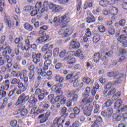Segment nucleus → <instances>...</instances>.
I'll return each mask as SVG.
<instances>
[{
    "label": "nucleus",
    "mask_w": 127,
    "mask_h": 127,
    "mask_svg": "<svg viewBox=\"0 0 127 127\" xmlns=\"http://www.w3.org/2000/svg\"><path fill=\"white\" fill-rule=\"evenodd\" d=\"M24 28L27 30H32V26L28 23H26L24 24Z\"/></svg>",
    "instance_id": "nucleus-39"
},
{
    "label": "nucleus",
    "mask_w": 127,
    "mask_h": 127,
    "mask_svg": "<svg viewBox=\"0 0 127 127\" xmlns=\"http://www.w3.org/2000/svg\"><path fill=\"white\" fill-rule=\"evenodd\" d=\"M19 111H20V115L22 117H24L27 115V109L25 108V107L23 106L22 108L19 109Z\"/></svg>",
    "instance_id": "nucleus-21"
},
{
    "label": "nucleus",
    "mask_w": 127,
    "mask_h": 127,
    "mask_svg": "<svg viewBox=\"0 0 127 127\" xmlns=\"http://www.w3.org/2000/svg\"><path fill=\"white\" fill-rule=\"evenodd\" d=\"M54 56H58L59 55V48H55L53 51Z\"/></svg>",
    "instance_id": "nucleus-59"
},
{
    "label": "nucleus",
    "mask_w": 127,
    "mask_h": 127,
    "mask_svg": "<svg viewBox=\"0 0 127 127\" xmlns=\"http://www.w3.org/2000/svg\"><path fill=\"white\" fill-rule=\"evenodd\" d=\"M96 21V19L93 15H91L90 17L86 18V22L87 23H92V22H95Z\"/></svg>",
    "instance_id": "nucleus-30"
},
{
    "label": "nucleus",
    "mask_w": 127,
    "mask_h": 127,
    "mask_svg": "<svg viewBox=\"0 0 127 127\" xmlns=\"http://www.w3.org/2000/svg\"><path fill=\"white\" fill-rule=\"evenodd\" d=\"M66 55V50H63L60 53V58H63L65 55Z\"/></svg>",
    "instance_id": "nucleus-63"
},
{
    "label": "nucleus",
    "mask_w": 127,
    "mask_h": 127,
    "mask_svg": "<svg viewBox=\"0 0 127 127\" xmlns=\"http://www.w3.org/2000/svg\"><path fill=\"white\" fill-rule=\"evenodd\" d=\"M117 92V89L116 88H112L108 92V90H106L103 93L104 97H107V96H112L114 95L115 93Z\"/></svg>",
    "instance_id": "nucleus-14"
},
{
    "label": "nucleus",
    "mask_w": 127,
    "mask_h": 127,
    "mask_svg": "<svg viewBox=\"0 0 127 127\" xmlns=\"http://www.w3.org/2000/svg\"><path fill=\"white\" fill-rule=\"evenodd\" d=\"M32 39V37L31 36H28L27 39L25 40V43L26 44V46L28 49H30V41H31Z\"/></svg>",
    "instance_id": "nucleus-22"
},
{
    "label": "nucleus",
    "mask_w": 127,
    "mask_h": 127,
    "mask_svg": "<svg viewBox=\"0 0 127 127\" xmlns=\"http://www.w3.org/2000/svg\"><path fill=\"white\" fill-rule=\"evenodd\" d=\"M80 109L78 107H74L73 108V112L75 115H79L80 114Z\"/></svg>",
    "instance_id": "nucleus-61"
},
{
    "label": "nucleus",
    "mask_w": 127,
    "mask_h": 127,
    "mask_svg": "<svg viewBox=\"0 0 127 127\" xmlns=\"http://www.w3.org/2000/svg\"><path fill=\"white\" fill-rule=\"evenodd\" d=\"M122 104H123V101H122L121 99H118L116 101L114 108L115 109H119V108L122 106Z\"/></svg>",
    "instance_id": "nucleus-23"
},
{
    "label": "nucleus",
    "mask_w": 127,
    "mask_h": 127,
    "mask_svg": "<svg viewBox=\"0 0 127 127\" xmlns=\"http://www.w3.org/2000/svg\"><path fill=\"white\" fill-rule=\"evenodd\" d=\"M94 98L92 97H90L88 99V97H84L83 99L81 101V103L82 105H84L86 106L87 104H90V103H92Z\"/></svg>",
    "instance_id": "nucleus-15"
},
{
    "label": "nucleus",
    "mask_w": 127,
    "mask_h": 127,
    "mask_svg": "<svg viewBox=\"0 0 127 127\" xmlns=\"http://www.w3.org/2000/svg\"><path fill=\"white\" fill-rule=\"evenodd\" d=\"M58 2L60 4H66L69 0H57Z\"/></svg>",
    "instance_id": "nucleus-52"
},
{
    "label": "nucleus",
    "mask_w": 127,
    "mask_h": 127,
    "mask_svg": "<svg viewBox=\"0 0 127 127\" xmlns=\"http://www.w3.org/2000/svg\"><path fill=\"white\" fill-rule=\"evenodd\" d=\"M41 6H42V2H38L35 5V8H37L38 11H39V10H40V8H41Z\"/></svg>",
    "instance_id": "nucleus-47"
},
{
    "label": "nucleus",
    "mask_w": 127,
    "mask_h": 127,
    "mask_svg": "<svg viewBox=\"0 0 127 127\" xmlns=\"http://www.w3.org/2000/svg\"><path fill=\"white\" fill-rule=\"evenodd\" d=\"M52 56V53L51 52H47L44 55V59L45 60H47L48 58H51Z\"/></svg>",
    "instance_id": "nucleus-35"
},
{
    "label": "nucleus",
    "mask_w": 127,
    "mask_h": 127,
    "mask_svg": "<svg viewBox=\"0 0 127 127\" xmlns=\"http://www.w3.org/2000/svg\"><path fill=\"white\" fill-rule=\"evenodd\" d=\"M34 7L33 6L27 5L24 7V11L25 12H28V11H30V10H32Z\"/></svg>",
    "instance_id": "nucleus-37"
},
{
    "label": "nucleus",
    "mask_w": 127,
    "mask_h": 127,
    "mask_svg": "<svg viewBox=\"0 0 127 127\" xmlns=\"http://www.w3.org/2000/svg\"><path fill=\"white\" fill-rule=\"evenodd\" d=\"M67 63L69 65L74 64V63H76V59L74 58H71L67 61Z\"/></svg>",
    "instance_id": "nucleus-45"
},
{
    "label": "nucleus",
    "mask_w": 127,
    "mask_h": 127,
    "mask_svg": "<svg viewBox=\"0 0 127 127\" xmlns=\"http://www.w3.org/2000/svg\"><path fill=\"white\" fill-rule=\"evenodd\" d=\"M5 96H6V92L3 90L0 89V99H2Z\"/></svg>",
    "instance_id": "nucleus-46"
},
{
    "label": "nucleus",
    "mask_w": 127,
    "mask_h": 127,
    "mask_svg": "<svg viewBox=\"0 0 127 127\" xmlns=\"http://www.w3.org/2000/svg\"><path fill=\"white\" fill-rule=\"evenodd\" d=\"M35 110H36V108H32L30 112V114H31V115H33V114H34L35 116H37L39 114H41V110H38L35 112Z\"/></svg>",
    "instance_id": "nucleus-27"
},
{
    "label": "nucleus",
    "mask_w": 127,
    "mask_h": 127,
    "mask_svg": "<svg viewBox=\"0 0 127 127\" xmlns=\"http://www.w3.org/2000/svg\"><path fill=\"white\" fill-rule=\"evenodd\" d=\"M65 122V119H62V117L60 118H56L53 121V124L51 127H57V125L59 124H63Z\"/></svg>",
    "instance_id": "nucleus-7"
},
{
    "label": "nucleus",
    "mask_w": 127,
    "mask_h": 127,
    "mask_svg": "<svg viewBox=\"0 0 127 127\" xmlns=\"http://www.w3.org/2000/svg\"><path fill=\"white\" fill-rule=\"evenodd\" d=\"M100 59L102 61H105V60H106V59H107V58L106 57V55H105V52L103 51L101 53V55L100 56Z\"/></svg>",
    "instance_id": "nucleus-53"
},
{
    "label": "nucleus",
    "mask_w": 127,
    "mask_h": 127,
    "mask_svg": "<svg viewBox=\"0 0 127 127\" xmlns=\"http://www.w3.org/2000/svg\"><path fill=\"white\" fill-rule=\"evenodd\" d=\"M61 105H64L66 103V97L63 95L61 96V99L60 100Z\"/></svg>",
    "instance_id": "nucleus-43"
},
{
    "label": "nucleus",
    "mask_w": 127,
    "mask_h": 127,
    "mask_svg": "<svg viewBox=\"0 0 127 127\" xmlns=\"http://www.w3.org/2000/svg\"><path fill=\"white\" fill-rule=\"evenodd\" d=\"M91 92V88L88 87L86 88L85 92L83 95V97H86V98H88L89 97V93Z\"/></svg>",
    "instance_id": "nucleus-38"
},
{
    "label": "nucleus",
    "mask_w": 127,
    "mask_h": 127,
    "mask_svg": "<svg viewBox=\"0 0 127 127\" xmlns=\"http://www.w3.org/2000/svg\"><path fill=\"white\" fill-rule=\"evenodd\" d=\"M75 55L77 57H79L80 59H84V55L83 54V53L81 50H77Z\"/></svg>",
    "instance_id": "nucleus-26"
},
{
    "label": "nucleus",
    "mask_w": 127,
    "mask_h": 127,
    "mask_svg": "<svg viewBox=\"0 0 127 127\" xmlns=\"http://www.w3.org/2000/svg\"><path fill=\"white\" fill-rule=\"evenodd\" d=\"M118 12H119V9L118 8L114 6L110 7L109 13L111 15H117V14H118Z\"/></svg>",
    "instance_id": "nucleus-17"
},
{
    "label": "nucleus",
    "mask_w": 127,
    "mask_h": 127,
    "mask_svg": "<svg viewBox=\"0 0 127 127\" xmlns=\"http://www.w3.org/2000/svg\"><path fill=\"white\" fill-rule=\"evenodd\" d=\"M79 47H80V43H79V42L72 40L69 45V48L71 50H73V49H78Z\"/></svg>",
    "instance_id": "nucleus-8"
},
{
    "label": "nucleus",
    "mask_w": 127,
    "mask_h": 127,
    "mask_svg": "<svg viewBox=\"0 0 127 127\" xmlns=\"http://www.w3.org/2000/svg\"><path fill=\"white\" fill-rule=\"evenodd\" d=\"M3 7H4V2H2V0H0V11L3 10Z\"/></svg>",
    "instance_id": "nucleus-58"
},
{
    "label": "nucleus",
    "mask_w": 127,
    "mask_h": 127,
    "mask_svg": "<svg viewBox=\"0 0 127 127\" xmlns=\"http://www.w3.org/2000/svg\"><path fill=\"white\" fill-rule=\"evenodd\" d=\"M46 41H47V39H45V37H40L36 40L37 43H42V42H45Z\"/></svg>",
    "instance_id": "nucleus-33"
},
{
    "label": "nucleus",
    "mask_w": 127,
    "mask_h": 127,
    "mask_svg": "<svg viewBox=\"0 0 127 127\" xmlns=\"http://www.w3.org/2000/svg\"><path fill=\"white\" fill-rule=\"evenodd\" d=\"M24 96H25V94L22 93L19 96L18 100L15 103V106H16V107H18V108H20V107H22V106H23L24 104H25V101H24V99H23V97H24Z\"/></svg>",
    "instance_id": "nucleus-5"
},
{
    "label": "nucleus",
    "mask_w": 127,
    "mask_h": 127,
    "mask_svg": "<svg viewBox=\"0 0 127 127\" xmlns=\"http://www.w3.org/2000/svg\"><path fill=\"white\" fill-rule=\"evenodd\" d=\"M2 50H6L7 51L8 54H10L11 53V50L9 46L7 45V43L5 42L2 46L0 45V51Z\"/></svg>",
    "instance_id": "nucleus-9"
},
{
    "label": "nucleus",
    "mask_w": 127,
    "mask_h": 127,
    "mask_svg": "<svg viewBox=\"0 0 127 127\" xmlns=\"http://www.w3.org/2000/svg\"><path fill=\"white\" fill-rule=\"evenodd\" d=\"M127 110V105L124 106L123 108L120 109V110H118L119 113H123V112H126Z\"/></svg>",
    "instance_id": "nucleus-64"
},
{
    "label": "nucleus",
    "mask_w": 127,
    "mask_h": 127,
    "mask_svg": "<svg viewBox=\"0 0 127 127\" xmlns=\"http://www.w3.org/2000/svg\"><path fill=\"white\" fill-rule=\"evenodd\" d=\"M38 74L42 76V77H46V76L49 77L52 75V71L49 70L46 72L45 71L42 70V69L40 68L38 70Z\"/></svg>",
    "instance_id": "nucleus-6"
},
{
    "label": "nucleus",
    "mask_w": 127,
    "mask_h": 127,
    "mask_svg": "<svg viewBox=\"0 0 127 127\" xmlns=\"http://www.w3.org/2000/svg\"><path fill=\"white\" fill-rule=\"evenodd\" d=\"M27 86L28 84L27 83H23L22 82H18L17 87L19 89L22 90V92L24 93L26 89H27Z\"/></svg>",
    "instance_id": "nucleus-13"
},
{
    "label": "nucleus",
    "mask_w": 127,
    "mask_h": 127,
    "mask_svg": "<svg viewBox=\"0 0 127 127\" xmlns=\"http://www.w3.org/2000/svg\"><path fill=\"white\" fill-rule=\"evenodd\" d=\"M21 73V80H23L24 77H27V75H28V71L24 70H23Z\"/></svg>",
    "instance_id": "nucleus-41"
},
{
    "label": "nucleus",
    "mask_w": 127,
    "mask_h": 127,
    "mask_svg": "<svg viewBox=\"0 0 127 127\" xmlns=\"http://www.w3.org/2000/svg\"><path fill=\"white\" fill-rule=\"evenodd\" d=\"M18 47L20 48L22 50H25V51H28L29 49L25 46V45L23 44L22 43H20L18 44Z\"/></svg>",
    "instance_id": "nucleus-25"
},
{
    "label": "nucleus",
    "mask_w": 127,
    "mask_h": 127,
    "mask_svg": "<svg viewBox=\"0 0 127 127\" xmlns=\"http://www.w3.org/2000/svg\"><path fill=\"white\" fill-rule=\"evenodd\" d=\"M56 4L52 3V2H49V7L50 9L52 10V11L54 9V7H55Z\"/></svg>",
    "instance_id": "nucleus-55"
},
{
    "label": "nucleus",
    "mask_w": 127,
    "mask_h": 127,
    "mask_svg": "<svg viewBox=\"0 0 127 127\" xmlns=\"http://www.w3.org/2000/svg\"><path fill=\"white\" fill-rule=\"evenodd\" d=\"M53 22H54L55 24V26H58L61 24V22L60 21V19H59V17L58 18L57 17H55Z\"/></svg>",
    "instance_id": "nucleus-32"
},
{
    "label": "nucleus",
    "mask_w": 127,
    "mask_h": 127,
    "mask_svg": "<svg viewBox=\"0 0 127 127\" xmlns=\"http://www.w3.org/2000/svg\"><path fill=\"white\" fill-rule=\"evenodd\" d=\"M49 116H50V112H46L45 116H44V114H41L39 115L38 117V119H42V118H43L44 117V120L40 121V123L41 124H43V123H45V122H46V121L48 120V118H49Z\"/></svg>",
    "instance_id": "nucleus-11"
},
{
    "label": "nucleus",
    "mask_w": 127,
    "mask_h": 127,
    "mask_svg": "<svg viewBox=\"0 0 127 127\" xmlns=\"http://www.w3.org/2000/svg\"><path fill=\"white\" fill-rule=\"evenodd\" d=\"M100 56H101L100 53H96L94 54L93 59L95 63H97V62L100 61Z\"/></svg>",
    "instance_id": "nucleus-24"
},
{
    "label": "nucleus",
    "mask_w": 127,
    "mask_h": 127,
    "mask_svg": "<svg viewBox=\"0 0 127 127\" xmlns=\"http://www.w3.org/2000/svg\"><path fill=\"white\" fill-rule=\"evenodd\" d=\"M99 40H100V35L99 34L95 35L93 38V41L95 43H97V42H99Z\"/></svg>",
    "instance_id": "nucleus-44"
},
{
    "label": "nucleus",
    "mask_w": 127,
    "mask_h": 127,
    "mask_svg": "<svg viewBox=\"0 0 127 127\" xmlns=\"http://www.w3.org/2000/svg\"><path fill=\"white\" fill-rule=\"evenodd\" d=\"M108 32L110 35L115 34V29L113 28H109L108 30Z\"/></svg>",
    "instance_id": "nucleus-50"
},
{
    "label": "nucleus",
    "mask_w": 127,
    "mask_h": 127,
    "mask_svg": "<svg viewBox=\"0 0 127 127\" xmlns=\"http://www.w3.org/2000/svg\"><path fill=\"white\" fill-rule=\"evenodd\" d=\"M3 90H5V91H7L8 90V88H9V80H6L4 81V84L3 85Z\"/></svg>",
    "instance_id": "nucleus-34"
},
{
    "label": "nucleus",
    "mask_w": 127,
    "mask_h": 127,
    "mask_svg": "<svg viewBox=\"0 0 127 127\" xmlns=\"http://www.w3.org/2000/svg\"><path fill=\"white\" fill-rule=\"evenodd\" d=\"M100 110V105L96 104L95 107V109L94 110V113L97 114L99 112V110Z\"/></svg>",
    "instance_id": "nucleus-62"
},
{
    "label": "nucleus",
    "mask_w": 127,
    "mask_h": 127,
    "mask_svg": "<svg viewBox=\"0 0 127 127\" xmlns=\"http://www.w3.org/2000/svg\"><path fill=\"white\" fill-rule=\"evenodd\" d=\"M99 4L101 6H107L108 5V2L107 0H101L99 1Z\"/></svg>",
    "instance_id": "nucleus-42"
},
{
    "label": "nucleus",
    "mask_w": 127,
    "mask_h": 127,
    "mask_svg": "<svg viewBox=\"0 0 127 127\" xmlns=\"http://www.w3.org/2000/svg\"><path fill=\"white\" fill-rule=\"evenodd\" d=\"M121 95H122V92H118L116 93L112 96V100H117V99H119V98L121 97Z\"/></svg>",
    "instance_id": "nucleus-36"
},
{
    "label": "nucleus",
    "mask_w": 127,
    "mask_h": 127,
    "mask_svg": "<svg viewBox=\"0 0 127 127\" xmlns=\"http://www.w3.org/2000/svg\"><path fill=\"white\" fill-rule=\"evenodd\" d=\"M32 58H33V62H34L35 65H37V64H38L40 62V60H41V53L33 52L32 53Z\"/></svg>",
    "instance_id": "nucleus-4"
},
{
    "label": "nucleus",
    "mask_w": 127,
    "mask_h": 127,
    "mask_svg": "<svg viewBox=\"0 0 127 127\" xmlns=\"http://www.w3.org/2000/svg\"><path fill=\"white\" fill-rule=\"evenodd\" d=\"M127 39V37L125 35H121L118 38V41L120 43H124Z\"/></svg>",
    "instance_id": "nucleus-29"
},
{
    "label": "nucleus",
    "mask_w": 127,
    "mask_h": 127,
    "mask_svg": "<svg viewBox=\"0 0 127 127\" xmlns=\"http://www.w3.org/2000/svg\"><path fill=\"white\" fill-rule=\"evenodd\" d=\"M53 47V44H51L50 43L47 44L42 48V51L45 52L47 51L48 49L51 50Z\"/></svg>",
    "instance_id": "nucleus-19"
},
{
    "label": "nucleus",
    "mask_w": 127,
    "mask_h": 127,
    "mask_svg": "<svg viewBox=\"0 0 127 127\" xmlns=\"http://www.w3.org/2000/svg\"><path fill=\"white\" fill-rule=\"evenodd\" d=\"M49 94V92L45 89H42L41 94L38 96V99L39 101H41L45 98V96H47Z\"/></svg>",
    "instance_id": "nucleus-10"
},
{
    "label": "nucleus",
    "mask_w": 127,
    "mask_h": 127,
    "mask_svg": "<svg viewBox=\"0 0 127 127\" xmlns=\"http://www.w3.org/2000/svg\"><path fill=\"white\" fill-rule=\"evenodd\" d=\"M96 25L98 26V30L100 31V32L104 33L105 31H106V28H105V26H103V25H99L98 23H96Z\"/></svg>",
    "instance_id": "nucleus-31"
},
{
    "label": "nucleus",
    "mask_w": 127,
    "mask_h": 127,
    "mask_svg": "<svg viewBox=\"0 0 127 127\" xmlns=\"http://www.w3.org/2000/svg\"><path fill=\"white\" fill-rule=\"evenodd\" d=\"M79 111L81 112H84V111L87 109V106L84 105V104H81L80 106H79Z\"/></svg>",
    "instance_id": "nucleus-49"
},
{
    "label": "nucleus",
    "mask_w": 127,
    "mask_h": 127,
    "mask_svg": "<svg viewBox=\"0 0 127 127\" xmlns=\"http://www.w3.org/2000/svg\"><path fill=\"white\" fill-rule=\"evenodd\" d=\"M61 115L62 116L61 117L62 120H64L63 118H66L69 116V114L67 113V108L66 107H63L61 111Z\"/></svg>",
    "instance_id": "nucleus-16"
},
{
    "label": "nucleus",
    "mask_w": 127,
    "mask_h": 127,
    "mask_svg": "<svg viewBox=\"0 0 127 127\" xmlns=\"http://www.w3.org/2000/svg\"><path fill=\"white\" fill-rule=\"evenodd\" d=\"M42 90L40 88H37L35 91V95L37 96H39V95H41Z\"/></svg>",
    "instance_id": "nucleus-60"
},
{
    "label": "nucleus",
    "mask_w": 127,
    "mask_h": 127,
    "mask_svg": "<svg viewBox=\"0 0 127 127\" xmlns=\"http://www.w3.org/2000/svg\"><path fill=\"white\" fill-rule=\"evenodd\" d=\"M82 81L84 83H86V84H89L90 82H91V78L89 77H84Z\"/></svg>",
    "instance_id": "nucleus-51"
},
{
    "label": "nucleus",
    "mask_w": 127,
    "mask_h": 127,
    "mask_svg": "<svg viewBox=\"0 0 127 127\" xmlns=\"http://www.w3.org/2000/svg\"><path fill=\"white\" fill-rule=\"evenodd\" d=\"M51 63H52V61L51 60H46L44 63V65H46L47 66H49V65L51 64Z\"/></svg>",
    "instance_id": "nucleus-56"
},
{
    "label": "nucleus",
    "mask_w": 127,
    "mask_h": 127,
    "mask_svg": "<svg viewBox=\"0 0 127 127\" xmlns=\"http://www.w3.org/2000/svg\"><path fill=\"white\" fill-rule=\"evenodd\" d=\"M59 19L62 25H63L59 31V35L62 37H68L73 33V29L72 27H67L68 22H70V16L66 13L61 17H59Z\"/></svg>",
    "instance_id": "nucleus-1"
},
{
    "label": "nucleus",
    "mask_w": 127,
    "mask_h": 127,
    "mask_svg": "<svg viewBox=\"0 0 127 127\" xmlns=\"http://www.w3.org/2000/svg\"><path fill=\"white\" fill-rule=\"evenodd\" d=\"M99 81L101 84H105V83H107L108 82V79L104 78V77H101L99 78Z\"/></svg>",
    "instance_id": "nucleus-54"
},
{
    "label": "nucleus",
    "mask_w": 127,
    "mask_h": 127,
    "mask_svg": "<svg viewBox=\"0 0 127 127\" xmlns=\"http://www.w3.org/2000/svg\"><path fill=\"white\" fill-rule=\"evenodd\" d=\"M48 98L49 100H51L50 103L52 104H54V102H55V99H54V94H51L48 95Z\"/></svg>",
    "instance_id": "nucleus-40"
},
{
    "label": "nucleus",
    "mask_w": 127,
    "mask_h": 127,
    "mask_svg": "<svg viewBox=\"0 0 127 127\" xmlns=\"http://www.w3.org/2000/svg\"><path fill=\"white\" fill-rule=\"evenodd\" d=\"M7 53V52L3 51L2 52V56L4 57V60L7 61L6 71L8 73H10V72H11V68H10V67L12 66V64H11V61H12V60H11V59L9 58V56L6 54Z\"/></svg>",
    "instance_id": "nucleus-3"
},
{
    "label": "nucleus",
    "mask_w": 127,
    "mask_h": 127,
    "mask_svg": "<svg viewBox=\"0 0 127 127\" xmlns=\"http://www.w3.org/2000/svg\"><path fill=\"white\" fill-rule=\"evenodd\" d=\"M113 110L111 108H108L107 110V114H108V117L110 118V117H112L113 115Z\"/></svg>",
    "instance_id": "nucleus-48"
},
{
    "label": "nucleus",
    "mask_w": 127,
    "mask_h": 127,
    "mask_svg": "<svg viewBox=\"0 0 127 127\" xmlns=\"http://www.w3.org/2000/svg\"><path fill=\"white\" fill-rule=\"evenodd\" d=\"M69 95L72 96L71 102L73 103H76L79 97H78V94H76V91L73 90L69 92Z\"/></svg>",
    "instance_id": "nucleus-12"
},
{
    "label": "nucleus",
    "mask_w": 127,
    "mask_h": 127,
    "mask_svg": "<svg viewBox=\"0 0 127 127\" xmlns=\"http://www.w3.org/2000/svg\"><path fill=\"white\" fill-rule=\"evenodd\" d=\"M92 111H93V107H91L90 109L87 108L83 112V115L86 117H90L92 115Z\"/></svg>",
    "instance_id": "nucleus-20"
},
{
    "label": "nucleus",
    "mask_w": 127,
    "mask_h": 127,
    "mask_svg": "<svg viewBox=\"0 0 127 127\" xmlns=\"http://www.w3.org/2000/svg\"><path fill=\"white\" fill-rule=\"evenodd\" d=\"M112 118L115 122H120L122 120V117L120 115H118L116 114H114L112 116Z\"/></svg>",
    "instance_id": "nucleus-28"
},
{
    "label": "nucleus",
    "mask_w": 127,
    "mask_h": 127,
    "mask_svg": "<svg viewBox=\"0 0 127 127\" xmlns=\"http://www.w3.org/2000/svg\"><path fill=\"white\" fill-rule=\"evenodd\" d=\"M55 93L58 95V96H61L63 93L61 91V88H58L57 90H56Z\"/></svg>",
    "instance_id": "nucleus-57"
},
{
    "label": "nucleus",
    "mask_w": 127,
    "mask_h": 127,
    "mask_svg": "<svg viewBox=\"0 0 127 127\" xmlns=\"http://www.w3.org/2000/svg\"><path fill=\"white\" fill-rule=\"evenodd\" d=\"M37 98H36L34 96H31L29 100V103L30 104L31 106L34 107L37 103Z\"/></svg>",
    "instance_id": "nucleus-18"
},
{
    "label": "nucleus",
    "mask_w": 127,
    "mask_h": 127,
    "mask_svg": "<svg viewBox=\"0 0 127 127\" xmlns=\"http://www.w3.org/2000/svg\"><path fill=\"white\" fill-rule=\"evenodd\" d=\"M107 76L110 77H114V80H116L112 81L113 85H118L122 83V75L121 74L116 75L114 72H110L107 73Z\"/></svg>",
    "instance_id": "nucleus-2"
}]
</instances>
